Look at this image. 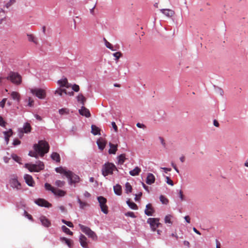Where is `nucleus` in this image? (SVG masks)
<instances>
[{
  "label": "nucleus",
  "instance_id": "09e8293b",
  "mask_svg": "<svg viewBox=\"0 0 248 248\" xmlns=\"http://www.w3.org/2000/svg\"><path fill=\"white\" fill-rule=\"evenodd\" d=\"M125 215L127 217H130L133 218L136 217V216L135 215L134 213L132 212H128L125 214Z\"/></svg>",
  "mask_w": 248,
  "mask_h": 248
},
{
  "label": "nucleus",
  "instance_id": "393cba45",
  "mask_svg": "<svg viewBox=\"0 0 248 248\" xmlns=\"http://www.w3.org/2000/svg\"><path fill=\"white\" fill-rule=\"evenodd\" d=\"M109 145L110 146V149L108 150V153L109 154H115L117 150V145L113 144L111 143H109Z\"/></svg>",
  "mask_w": 248,
  "mask_h": 248
},
{
  "label": "nucleus",
  "instance_id": "f704fd0d",
  "mask_svg": "<svg viewBox=\"0 0 248 248\" xmlns=\"http://www.w3.org/2000/svg\"><path fill=\"white\" fill-rule=\"evenodd\" d=\"M127 204L130 208L133 210H137L138 209L137 205L133 202H130L129 200L126 202Z\"/></svg>",
  "mask_w": 248,
  "mask_h": 248
},
{
  "label": "nucleus",
  "instance_id": "13d9d810",
  "mask_svg": "<svg viewBox=\"0 0 248 248\" xmlns=\"http://www.w3.org/2000/svg\"><path fill=\"white\" fill-rule=\"evenodd\" d=\"M179 194V197L181 199V200L182 201H184V196L183 194V191L181 190H180Z\"/></svg>",
  "mask_w": 248,
  "mask_h": 248
},
{
  "label": "nucleus",
  "instance_id": "2eb2a0df",
  "mask_svg": "<svg viewBox=\"0 0 248 248\" xmlns=\"http://www.w3.org/2000/svg\"><path fill=\"white\" fill-rule=\"evenodd\" d=\"M24 179L28 185L33 186L35 184L32 176L29 174H25L24 175Z\"/></svg>",
  "mask_w": 248,
  "mask_h": 248
},
{
  "label": "nucleus",
  "instance_id": "c9c22d12",
  "mask_svg": "<svg viewBox=\"0 0 248 248\" xmlns=\"http://www.w3.org/2000/svg\"><path fill=\"white\" fill-rule=\"evenodd\" d=\"M63 93L67 94V91L65 89L59 88L55 91V94H59L60 96H62Z\"/></svg>",
  "mask_w": 248,
  "mask_h": 248
},
{
  "label": "nucleus",
  "instance_id": "7ed1b4c3",
  "mask_svg": "<svg viewBox=\"0 0 248 248\" xmlns=\"http://www.w3.org/2000/svg\"><path fill=\"white\" fill-rule=\"evenodd\" d=\"M25 167L31 172H39L44 170V164L43 162L39 161L37 164L27 163Z\"/></svg>",
  "mask_w": 248,
  "mask_h": 248
},
{
  "label": "nucleus",
  "instance_id": "79ce46f5",
  "mask_svg": "<svg viewBox=\"0 0 248 248\" xmlns=\"http://www.w3.org/2000/svg\"><path fill=\"white\" fill-rule=\"evenodd\" d=\"M65 182L61 180H57L55 182V185L57 186L58 187H62L64 186L65 185Z\"/></svg>",
  "mask_w": 248,
  "mask_h": 248
},
{
  "label": "nucleus",
  "instance_id": "864d4df0",
  "mask_svg": "<svg viewBox=\"0 0 248 248\" xmlns=\"http://www.w3.org/2000/svg\"><path fill=\"white\" fill-rule=\"evenodd\" d=\"M7 98H3L1 102H0V107L4 108Z\"/></svg>",
  "mask_w": 248,
  "mask_h": 248
},
{
  "label": "nucleus",
  "instance_id": "0e129e2a",
  "mask_svg": "<svg viewBox=\"0 0 248 248\" xmlns=\"http://www.w3.org/2000/svg\"><path fill=\"white\" fill-rule=\"evenodd\" d=\"M29 102L28 103V105L30 107H31L33 105V103L34 102L33 100H32L31 98H29Z\"/></svg>",
  "mask_w": 248,
  "mask_h": 248
},
{
  "label": "nucleus",
  "instance_id": "7c9ffc66",
  "mask_svg": "<svg viewBox=\"0 0 248 248\" xmlns=\"http://www.w3.org/2000/svg\"><path fill=\"white\" fill-rule=\"evenodd\" d=\"M58 83L60 85L61 87H65L68 88L67 85L68 81L66 78H64L62 80H59L58 81Z\"/></svg>",
  "mask_w": 248,
  "mask_h": 248
},
{
  "label": "nucleus",
  "instance_id": "ea45409f",
  "mask_svg": "<svg viewBox=\"0 0 248 248\" xmlns=\"http://www.w3.org/2000/svg\"><path fill=\"white\" fill-rule=\"evenodd\" d=\"M59 112L61 115L68 114L69 113V110L68 108H62L59 109Z\"/></svg>",
  "mask_w": 248,
  "mask_h": 248
},
{
  "label": "nucleus",
  "instance_id": "dca6fc26",
  "mask_svg": "<svg viewBox=\"0 0 248 248\" xmlns=\"http://www.w3.org/2000/svg\"><path fill=\"white\" fill-rule=\"evenodd\" d=\"M97 144L99 149L102 151L106 146L107 141L102 138H100L97 140Z\"/></svg>",
  "mask_w": 248,
  "mask_h": 248
},
{
  "label": "nucleus",
  "instance_id": "b1692460",
  "mask_svg": "<svg viewBox=\"0 0 248 248\" xmlns=\"http://www.w3.org/2000/svg\"><path fill=\"white\" fill-rule=\"evenodd\" d=\"M91 133L94 135H100V129L99 127L95 125L91 126Z\"/></svg>",
  "mask_w": 248,
  "mask_h": 248
},
{
  "label": "nucleus",
  "instance_id": "58836bf2",
  "mask_svg": "<svg viewBox=\"0 0 248 248\" xmlns=\"http://www.w3.org/2000/svg\"><path fill=\"white\" fill-rule=\"evenodd\" d=\"M62 231L63 232H64L65 233H66V234H69L70 235H73V232L68 228H67L65 226H64V225L62 226Z\"/></svg>",
  "mask_w": 248,
  "mask_h": 248
},
{
  "label": "nucleus",
  "instance_id": "e433bc0d",
  "mask_svg": "<svg viewBox=\"0 0 248 248\" xmlns=\"http://www.w3.org/2000/svg\"><path fill=\"white\" fill-rule=\"evenodd\" d=\"M126 159L125 155L121 154L118 156V163L120 164H123Z\"/></svg>",
  "mask_w": 248,
  "mask_h": 248
},
{
  "label": "nucleus",
  "instance_id": "6e6552de",
  "mask_svg": "<svg viewBox=\"0 0 248 248\" xmlns=\"http://www.w3.org/2000/svg\"><path fill=\"white\" fill-rule=\"evenodd\" d=\"M97 200L102 212L105 214H107L108 213V207L106 204L107 199L102 196H99L97 197Z\"/></svg>",
  "mask_w": 248,
  "mask_h": 248
},
{
  "label": "nucleus",
  "instance_id": "cd10ccee",
  "mask_svg": "<svg viewBox=\"0 0 248 248\" xmlns=\"http://www.w3.org/2000/svg\"><path fill=\"white\" fill-rule=\"evenodd\" d=\"M77 98L78 101L80 102L82 105V106H84L86 101V98L83 96V95L82 93H80L78 95Z\"/></svg>",
  "mask_w": 248,
  "mask_h": 248
},
{
  "label": "nucleus",
  "instance_id": "a18cd8bd",
  "mask_svg": "<svg viewBox=\"0 0 248 248\" xmlns=\"http://www.w3.org/2000/svg\"><path fill=\"white\" fill-rule=\"evenodd\" d=\"M28 39L30 41H31L35 44H37L36 39L34 38V37L33 35H32V34L28 35Z\"/></svg>",
  "mask_w": 248,
  "mask_h": 248
},
{
  "label": "nucleus",
  "instance_id": "f03ea898",
  "mask_svg": "<svg viewBox=\"0 0 248 248\" xmlns=\"http://www.w3.org/2000/svg\"><path fill=\"white\" fill-rule=\"evenodd\" d=\"M115 170L118 171L116 166L113 163L108 162L103 166L102 173L104 176L106 177L108 175L112 174Z\"/></svg>",
  "mask_w": 248,
  "mask_h": 248
},
{
  "label": "nucleus",
  "instance_id": "c85d7f7f",
  "mask_svg": "<svg viewBox=\"0 0 248 248\" xmlns=\"http://www.w3.org/2000/svg\"><path fill=\"white\" fill-rule=\"evenodd\" d=\"M114 191L115 193L118 195L122 194V187L120 185H116L113 187Z\"/></svg>",
  "mask_w": 248,
  "mask_h": 248
},
{
  "label": "nucleus",
  "instance_id": "20e7f679",
  "mask_svg": "<svg viewBox=\"0 0 248 248\" xmlns=\"http://www.w3.org/2000/svg\"><path fill=\"white\" fill-rule=\"evenodd\" d=\"M79 227H80L82 232L85 233L88 236L93 240H97V236L96 233L93 231L89 227L79 224Z\"/></svg>",
  "mask_w": 248,
  "mask_h": 248
},
{
  "label": "nucleus",
  "instance_id": "f257e3e1",
  "mask_svg": "<svg viewBox=\"0 0 248 248\" xmlns=\"http://www.w3.org/2000/svg\"><path fill=\"white\" fill-rule=\"evenodd\" d=\"M34 151H30L29 155L31 157L37 158L38 155L43 157L44 155L49 151V146L48 143L45 140H40L38 144H35L33 146Z\"/></svg>",
  "mask_w": 248,
  "mask_h": 248
},
{
  "label": "nucleus",
  "instance_id": "473e14b6",
  "mask_svg": "<svg viewBox=\"0 0 248 248\" xmlns=\"http://www.w3.org/2000/svg\"><path fill=\"white\" fill-rule=\"evenodd\" d=\"M61 240L62 241V242H64L65 243V244L69 247V248H71L72 247V245H73V244H72V242L71 240L70 239H68L65 237H62V238H61Z\"/></svg>",
  "mask_w": 248,
  "mask_h": 248
},
{
  "label": "nucleus",
  "instance_id": "a19ab883",
  "mask_svg": "<svg viewBox=\"0 0 248 248\" xmlns=\"http://www.w3.org/2000/svg\"><path fill=\"white\" fill-rule=\"evenodd\" d=\"M104 40L107 47L111 49L112 51L115 50V49H113L112 45L109 42H108L105 38H104Z\"/></svg>",
  "mask_w": 248,
  "mask_h": 248
},
{
  "label": "nucleus",
  "instance_id": "338daca9",
  "mask_svg": "<svg viewBox=\"0 0 248 248\" xmlns=\"http://www.w3.org/2000/svg\"><path fill=\"white\" fill-rule=\"evenodd\" d=\"M10 159V158L7 157V156H5L3 157L4 161L6 163H7L9 162Z\"/></svg>",
  "mask_w": 248,
  "mask_h": 248
},
{
  "label": "nucleus",
  "instance_id": "2f4dec72",
  "mask_svg": "<svg viewBox=\"0 0 248 248\" xmlns=\"http://www.w3.org/2000/svg\"><path fill=\"white\" fill-rule=\"evenodd\" d=\"M51 158L55 160L57 162H60V156L59 154L56 152L53 153L51 155Z\"/></svg>",
  "mask_w": 248,
  "mask_h": 248
},
{
  "label": "nucleus",
  "instance_id": "9d476101",
  "mask_svg": "<svg viewBox=\"0 0 248 248\" xmlns=\"http://www.w3.org/2000/svg\"><path fill=\"white\" fill-rule=\"evenodd\" d=\"M69 176H67L66 177L69 179V183L70 185L78 183L80 181L79 177L73 173L71 171H70Z\"/></svg>",
  "mask_w": 248,
  "mask_h": 248
},
{
  "label": "nucleus",
  "instance_id": "774afa93",
  "mask_svg": "<svg viewBox=\"0 0 248 248\" xmlns=\"http://www.w3.org/2000/svg\"><path fill=\"white\" fill-rule=\"evenodd\" d=\"M142 185L143 187V188L146 190L148 192H149V190L148 189L149 187L148 186H146L145 184L143 183H142Z\"/></svg>",
  "mask_w": 248,
  "mask_h": 248
},
{
  "label": "nucleus",
  "instance_id": "412c9836",
  "mask_svg": "<svg viewBox=\"0 0 248 248\" xmlns=\"http://www.w3.org/2000/svg\"><path fill=\"white\" fill-rule=\"evenodd\" d=\"M31 127L29 123H26L21 130V132L25 133H30L31 131Z\"/></svg>",
  "mask_w": 248,
  "mask_h": 248
},
{
  "label": "nucleus",
  "instance_id": "de8ad7c7",
  "mask_svg": "<svg viewBox=\"0 0 248 248\" xmlns=\"http://www.w3.org/2000/svg\"><path fill=\"white\" fill-rule=\"evenodd\" d=\"M113 55L116 58V60H118L122 56V53L121 52H117L113 53Z\"/></svg>",
  "mask_w": 248,
  "mask_h": 248
},
{
  "label": "nucleus",
  "instance_id": "a878e982",
  "mask_svg": "<svg viewBox=\"0 0 248 248\" xmlns=\"http://www.w3.org/2000/svg\"><path fill=\"white\" fill-rule=\"evenodd\" d=\"M11 96L13 99L16 100L19 102L20 100V95L17 92H12L11 93Z\"/></svg>",
  "mask_w": 248,
  "mask_h": 248
},
{
  "label": "nucleus",
  "instance_id": "f3484780",
  "mask_svg": "<svg viewBox=\"0 0 248 248\" xmlns=\"http://www.w3.org/2000/svg\"><path fill=\"white\" fill-rule=\"evenodd\" d=\"M55 171L58 173L63 174L66 177L69 176V173H70V170H66L64 168L62 167L56 168Z\"/></svg>",
  "mask_w": 248,
  "mask_h": 248
},
{
  "label": "nucleus",
  "instance_id": "9b49d317",
  "mask_svg": "<svg viewBox=\"0 0 248 248\" xmlns=\"http://www.w3.org/2000/svg\"><path fill=\"white\" fill-rule=\"evenodd\" d=\"M35 203L40 206L50 207L52 204L43 199H38L35 201Z\"/></svg>",
  "mask_w": 248,
  "mask_h": 248
},
{
  "label": "nucleus",
  "instance_id": "c03bdc74",
  "mask_svg": "<svg viewBox=\"0 0 248 248\" xmlns=\"http://www.w3.org/2000/svg\"><path fill=\"white\" fill-rule=\"evenodd\" d=\"M11 156L12 157V158L15 160L16 161V162H18V163H20V161H21V159L20 157L16 155V154H12L11 155Z\"/></svg>",
  "mask_w": 248,
  "mask_h": 248
},
{
  "label": "nucleus",
  "instance_id": "6e6d98bb",
  "mask_svg": "<svg viewBox=\"0 0 248 248\" xmlns=\"http://www.w3.org/2000/svg\"><path fill=\"white\" fill-rule=\"evenodd\" d=\"M20 143H21V141L19 140H18L17 139H15L13 141V145L15 146H16V145L20 144Z\"/></svg>",
  "mask_w": 248,
  "mask_h": 248
},
{
  "label": "nucleus",
  "instance_id": "37998d69",
  "mask_svg": "<svg viewBox=\"0 0 248 248\" xmlns=\"http://www.w3.org/2000/svg\"><path fill=\"white\" fill-rule=\"evenodd\" d=\"M160 201L163 204H167L169 202V200L163 195L159 197Z\"/></svg>",
  "mask_w": 248,
  "mask_h": 248
},
{
  "label": "nucleus",
  "instance_id": "4468645a",
  "mask_svg": "<svg viewBox=\"0 0 248 248\" xmlns=\"http://www.w3.org/2000/svg\"><path fill=\"white\" fill-rule=\"evenodd\" d=\"M79 113L82 116L89 118L91 116V114L89 110L85 108L84 106H82L81 108L78 110Z\"/></svg>",
  "mask_w": 248,
  "mask_h": 248
},
{
  "label": "nucleus",
  "instance_id": "ddd939ff",
  "mask_svg": "<svg viewBox=\"0 0 248 248\" xmlns=\"http://www.w3.org/2000/svg\"><path fill=\"white\" fill-rule=\"evenodd\" d=\"M155 212V211L151 203H148L146 205V209L144 211L145 214L146 215L148 216H152Z\"/></svg>",
  "mask_w": 248,
  "mask_h": 248
},
{
  "label": "nucleus",
  "instance_id": "6ab92c4d",
  "mask_svg": "<svg viewBox=\"0 0 248 248\" xmlns=\"http://www.w3.org/2000/svg\"><path fill=\"white\" fill-rule=\"evenodd\" d=\"M155 181V176L152 173H148L147 176L146 183L148 185H152V184L154 183Z\"/></svg>",
  "mask_w": 248,
  "mask_h": 248
},
{
  "label": "nucleus",
  "instance_id": "5701e85b",
  "mask_svg": "<svg viewBox=\"0 0 248 248\" xmlns=\"http://www.w3.org/2000/svg\"><path fill=\"white\" fill-rule=\"evenodd\" d=\"M160 11L168 17H171L174 14V11L170 9H161Z\"/></svg>",
  "mask_w": 248,
  "mask_h": 248
},
{
  "label": "nucleus",
  "instance_id": "4be33fe9",
  "mask_svg": "<svg viewBox=\"0 0 248 248\" xmlns=\"http://www.w3.org/2000/svg\"><path fill=\"white\" fill-rule=\"evenodd\" d=\"M3 134L4 135V139H5V140L6 141V144H8L9 141V138L13 134V131H12V129H10L7 131L3 132Z\"/></svg>",
  "mask_w": 248,
  "mask_h": 248
},
{
  "label": "nucleus",
  "instance_id": "49530a36",
  "mask_svg": "<svg viewBox=\"0 0 248 248\" xmlns=\"http://www.w3.org/2000/svg\"><path fill=\"white\" fill-rule=\"evenodd\" d=\"M62 221L69 227L72 228L74 227L73 223L70 221H68L64 219H62Z\"/></svg>",
  "mask_w": 248,
  "mask_h": 248
},
{
  "label": "nucleus",
  "instance_id": "39448f33",
  "mask_svg": "<svg viewBox=\"0 0 248 248\" xmlns=\"http://www.w3.org/2000/svg\"><path fill=\"white\" fill-rule=\"evenodd\" d=\"M45 187L47 190L51 191L55 195L58 197H63L66 194L65 191L57 189L53 186L48 183H46L45 184Z\"/></svg>",
  "mask_w": 248,
  "mask_h": 248
},
{
  "label": "nucleus",
  "instance_id": "bf43d9fd",
  "mask_svg": "<svg viewBox=\"0 0 248 248\" xmlns=\"http://www.w3.org/2000/svg\"><path fill=\"white\" fill-rule=\"evenodd\" d=\"M59 208L62 212H66V209H65L64 206L62 205V206H59Z\"/></svg>",
  "mask_w": 248,
  "mask_h": 248
},
{
  "label": "nucleus",
  "instance_id": "5fc2aeb1",
  "mask_svg": "<svg viewBox=\"0 0 248 248\" xmlns=\"http://www.w3.org/2000/svg\"><path fill=\"white\" fill-rule=\"evenodd\" d=\"M5 124V122L4 121L3 118L0 116V125L1 126H4Z\"/></svg>",
  "mask_w": 248,
  "mask_h": 248
},
{
  "label": "nucleus",
  "instance_id": "e2e57ef3",
  "mask_svg": "<svg viewBox=\"0 0 248 248\" xmlns=\"http://www.w3.org/2000/svg\"><path fill=\"white\" fill-rule=\"evenodd\" d=\"M185 219L187 223H189L190 222V218L188 216H186L185 217Z\"/></svg>",
  "mask_w": 248,
  "mask_h": 248
},
{
  "label": "nucleus",
  "instance_id": "69168bd1",
  "mask_svg": "<svg viewBox=\"0 0 248 248\" xmlns=\"http://www.w3.org/2000/svg\"><path fill=\"white\" fill-rule=\"evenodd\" d=\"M184 245L185 246H186L188 248H189L190 247V243L188 241H184Z\"/></svg>",
  "mask_w": 248,
  "mask_h": 248
},
{
  "label": "nucleus",
  "instance_id": "aec40b11",
  "mask_svg": "<svg viewBox=\"0 0 248 248\" xmlns=\"http://www.w3.org/2000/svg\"><path fill=\"white\" fill-rule=\"evenodd\" d=\"M10 184L11 186H12L14 188H16L17 189H20L21 188L20 184L18 182V181L16 179H12L10 180Z\"/></svg>",
  "mask_w": 248,
  "mask_h": 248
},
{
  "label": "nucleus",
  "instance_id": "bb28decb",
  "mask_svg": "<svg viewBox=\"0 0 248 248\" xmlns=\"http://www.w3.org/2000/svg\"><path fill=\"white\" fill-rule=\"evenodd\" d=\"M140 171H141V169L139 167H136L133 170H130L129 171V174L131 176H137L139 174V173L140 172Z\"/></svg>",
  "mask_w": 248,
  "mask_h": 248
},
{
  "label": "nucleus",
  "instance_id": "680f3d73",
  "mask_svg": "<svg viewBox=\"0 0 248 248\" xmlns=\"http://www.w3.org/2000/svg\"><path fill=\"white\" fill-rule=\"evenodd\" d=\"M136 125H137V126L139 128H145V126L143 124H140L139 123H137Z\"/></svg>",
  "mask_w": 248,
  "mask_h": 248
},
{
  "label": "nucleus",
  "instance_id": "4c0bfd02",
  "mask_svg": "<svg viewBox=\"0 0 248 248\" xmlns=\"http://www.w3.org/2000/svg\"><path fill=\"white\" fill-rule=\"evenodd\" d=\"M125 190L126 193H129L132 192V187L129 183L127 182L125 186Z\"/></svg>",
  "mask_w": 248,
  "mask_h": 248
},
{
  "label": "nucleus",
  "instance_id": "603ef678",
  "mask_svg": "<svg viewBox=\"0 0 248 248\" xmlns=\"http://www.w3.org/2000/svg\"><path fill=\"white\" fill-rule=\"evenodd\" d=\"M15 0H10L6 4V8H8L10 6H11L15 2Z\"/></svg>",
  "mask_w": 248,
  "mask_h": 248
},
{
  "label": "nucleus",
  "instance_id": "052dcab7",
  "mask_svg": "<svg viewBox=\"0 0 248 248\" xmlns=\"http://www.w3.org/2000/svg\"><path fill=\"white\" fill-rule=\"evenodd\" d=\"M142 196V193L140 192L138 195H136V197L135 198V200L136 201H138L139 199L140 198V197Z\"/></svg>",
  "mask_w": 248,
  "mask_h": 248
},
{
  "label": "nucleus",
  "instance_id": "3c124183",
  "mask_svg": "<svg viewBox=\"0 0 248 248\" xmlns=\"http://www.w3.org/2000/svg\"><path fill=\"white\" fill-rule=\"evenodd\" d=\"M166 178L167 179L166 183L168 184L169 185L172 186H173V181L170 179V178L168 176H166Z\"/></svg>",
  "mask_w": 248,
  "mask_h": 248
},
{
  "label": "nucleus",
  "instance_id": "72a5a7b5",
  "mask_svg": "<svg viewBox=\"0 0 248 248\" xmlns=\"http://www.w3.org/2000/svg\"><path fill=\"white\" fill-rule=\"evenodd\" d=\"M172 216L170 215H167L164 219L165 223L166 224H169L170 226L171 225L172 222L171 221V218Z\"/></svg>",
  "mask_w": 248,
  "mask_h": 248
},
{
  "label": "nucleus",
  "instance_id": "4d7b16f0",
  "mask_svg": "<svg viewBox=\"0 0 248 248\" xmlns=\"http://www.w3.org/2000/svg\"><path fill=\"white\" fill-rule=\"evenodd\" d=\"M111 125H112V126L113 127L114 131L115 132H117L118 131V127L115 124V122H113L111 123Z\"/></svg>",
  "mask_w": 248,
  "mask_h": 248
},
{
  "label": "nucleus",
  "instance_id": "c756f323",
  "mask_svg": "<svg viewBox=\"0 0 248 248\" xmlns=\"http://www.w3.org/2000/svg\"><path fill=\"white\" fill-rule=\"evenodd\" d=\"M78 202L79 204L80 208L82 209H84L86 207H88L90 206V204H88L87 202L82 201L79 198L78 199Z\"/></svg>",
  "mask_w": 248,
  "mask_h": 248
},
{
  "label": "nucleus",
  "instance_id": "1a4fd4ad",
  "mask_svg": "<svg viewBox=\"0 0 248 248\" xmlns=\"http://www.w3.org/2000/svg\"><path fill=\"white\" fill-rule=\"evenodd\" d=\"M159 221V219L158 218H149L147 220V223L150 224L152 230L155 231L157 228L161 225Z\"/></svg>",
  "mask_w": 248,
  "mask_h": 248
},
{
  "label": "nucleus",
  "instance_id": "f8f14e48",
  "mask_svg": "<svg viewBox=\"0 0 248 248\" xmlns=\"http://www.w3.org/2000/svg\"><path fill=\"white\" fill-rule=\"evenodd\" d=\"M79 243L80 245L84 248H89L88 244L89 241L87 238L82 234H81L79 236Z\"/></svg>",
  "mask_w": 248,
  "mask_h": 248
},
{
  "label": "nucleus",
  "instance_id": "a211bd4d",
  "mask_svg": "<svg viewBox=\"0 0 248 248\" xmlns=\"http://www.w3.org/2000/svg\"><path fill=\"white\" fill-rule=\"evenodd\" d=\"M40 220L42 224L45 227H48L51 225L50 221L45 216H41L40 217Z\"/></svg>",
  "mask_w": 248,
  "mask_h": 248
},
{
  "label": "nucleus",
  "instance_id": "0eeeda50",
  "mask_svg": "<svg viewBox=\"0 0 248 248\" xmlns=\"http://www.w3.org/2000/svg\"><path fill=\"white\" fill-rule=\"evenodd\" d=\"M31 93L41 99H43L46 97V92L44 89L40 88H34L31 89Z\"/></svg>",
  "mask_w": 248,
  "mask_h": 248
},
{
  "label": "nucleus",
  "instance_id": "423d86ee",
  "mask_svg": "<svg viewBox=\"0 0 248 248\" xmlns=\"http://www.w3.org/2000/svg\"><path fill=\"white\" fill-rule=\"evenodd\" d=\"M6 79L16 84H19L21 82V77L18 73L13 72L10 73Z\"/></svg>",
  "mask_w": 248,
  "mask_h": 248
},
{
  "label": "nucleus",
  "instance_id": "8fccbe9b",
  "mask_svg": "<svg viewBox=\"0 0 248 248\" xmlns=\"http://www.w3.org/2000/svg\"><path fill=\"white\" fill-rule=\"evenodd\" d=\"M72 89L76 92H78L79 91V87L77 84H74L72 87Z\"/></svg>",
  "mask_w": 248,
  "mask_h": 248
}]
</instances>
